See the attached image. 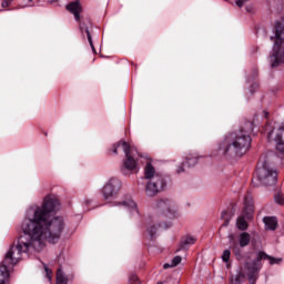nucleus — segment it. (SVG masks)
<instances>
[{
    "instance_id": "obj_1",
    "label": "nucleus",
    "mask_w": 284,
    "mask_h": 284,
    "mask_svg": "<svg viewBox=\"0 0 284 284\" xmlns=\"http://www.w3.org/2000/svg\"><path fill=\"white\" fill-rule=\"evenodd\" d=\"M57 210H59L57 195H47L41 206H38L33 213L27 214L21 224L23 234L18 237L16 245L9 248L0 264V284H8L10 266L17 265L22 254L41 252L45 247V241L55 243L61 239L65 222L63 217H53Z\"/></svg>"
},
{
    "instance_id": "obj_2",
    "label": "nucleus",
    "mask_w": 284,
    "mask_h": 284,
    "mask_svg": "<svg viewBox=\"0 0 284 284\" xmlns=\"http://www.w3.org/2000/svg\"><path fill=\"white\" fill-rule=\"evenodd\" d=\"M254 123L247 122L239 132L225 136L220 144V152L224 156H243L252 148V132Z\"/></svg>"
},
{
    "instance_id": "obj_3",
    "label": "nucleus",
    "mask_w": 284,
    "mask_h": 284,
    "mask_svg": "<svg viewBox=\"0 0 284 284\" xmlns=\"http://www.w3.org/2000/svg\"><path fill=\"white\" fill-rule=\"evenodd\" d=\"M262 261H268L271 265H276L277 263L281 262V258L272 257L267 255L265 252L260 251L255 257V261L245 262V272L246 275L248 276L250 283L255 284L256 278H258V272H261Z\"/></svg>"
},
{
    "instance_id": "obj_4",
    "label": "nucleus",
    "mask_w": 284,
    "mask_h": 284,
    "mask_svg": "<svg viewBox=\"0 0 284 284\" xmlns=\"http://www.w3.org/2000/svg\"><path fill=\"white\" fill-rule=\"evenodd\" d=\"M144 174L145 179H149L145 189L146 196H156V194L162 192V190L165 187V179H163V175L156 173L154 166H152V163L146 164Z\"/></svg>"
},
{
    "instance_id": "obj_5",
    "label": "nucleus",
    "mask_w": 284,
    "mask_h": 284,
    "mask_svg": "<svg viewBox=\"0 0 284 284\" xmlns=\"http://www.w3.org/2000/svg\"><path fill=\"white\" fill-rule=\"evenodd\" d=\"M119 148H122L125 154L124 168L130 172H134L136 170V156H139V151L136 148L131 146L128 142H118L113 144L112 152L113 154H119Z\"/></svg>"
},
{
    "instance_id": "obj_6",
    "label": "nucleus",
    "mask_w": 284,
    "mask_h": 284,
    "mask_svg": "<svg viewBox=\"0 0 284 284\" xmlns=\"http://www.w3.org/2000/svg\"><path fill=\"white\" fill-rule=\"evenodd\" d=\"M256 176L263 185H276L278 173L270 166L267 161H264L258 165L256 170Z\"/></svg>"
},
{
    "instance_id": "obj_7",
    "label": "nucleus",
    "mask_w": 284,
    "mask_h": 284,
    "mask_svg": "<svg viewBox=\"0 0 284 284\" xmlns=\"http://www.w3.org/2000/svg\"><path fill=\"white\" fill-rule=\"evenodd\" d=\"M254 214V199L252 195L247 194L244 196V215H240L236 221L237 230L245 232L247 230V220L252 219Z\"/></svg>"
},
{
    "instance_id": "obj_8",
    "label": "nucleus",
    "mask_w": 284,
    "mask_h": 284,
    "mask_svg": "<svg viewBox=\"0 0 284 284\" xmlns=\"http://www.w3.org/2000/svg\"><path fill=\"white\" fill-rule=\"evenodd\" d=\"M250 241H251L250 233L243 232L239 235V243L236 242L231 243L230 250H232L237 261H241L243 258V247H247V245H250Z\"/></svg>"
},
{
    "instance_id": "obj_9",
    "label": "nucleus",
    "mask_w": 284,
    "mask_h": 284,
    "mask_svg": "<svg viewBox=\"0 0 284 284\" xmlns=\"http://www.w3.org/2000/svg\"><path fill=\"white\" fill-rule=\"evenodd\" d=\"M121 190V181L116 178L110 179L103 187V199L104 201H111L114 199L119 191Z\"/></svg>"
},
{
    "instance_id": "obj_10",
    "label": "nucleus",
    "mask_w": 284,
    "mask_h": 284,
    "mask_svg": "<svg viewBox=\"0 0 284 284\" xmlns=\"http://www.w3.org/2000/svg\"><path fill=\"white\" fill-rule=\"evenodd\" d=\"M155 209L158 212L166 215L169 219H174L176 216V205L170 200H160L155 203Z\"/></svg>"
},
{
    "instance_id": "obj_11",
    "label": "nucleus",
    "mask_w": 284,
    "mask_h": 284,
    "mask_svg": "<svg viewBox=\"0 0 284 284\" xmlns=\"http://www.w3.org/2000/svg\"><path fill=\"white\" fill-rule=\"evenodd\" d=\"M268 141L276 143L278 156H284V129L273 130L267 135Z\"/></svg>"
},
{
    "instance_id": "obj_12",
    "label": "nucleus",
    "mask_w": 284,
    "mask_h": 284,
    "mask_svg": "<svg viewBox=\"0 0 284 284\" xmlns=\"http://www.w3.org/2000/svg\"><path fill=\"white\" fill-rule=\"evenodd\" d=\"M68 12H71L73 14L75 21H81V12H83V8H81V3L79 0L72 1L69 4H67Z\"/></svg>"
},
{
    "instance_id": "obj_13",
    "label": "nucleus",
    "mask_w": 284,
    "mask_h": 284,
    "mask_svg": "<svg viewBox=\"0 0 284 284\" xmlns=\"http://www.w3.org/2000/svg\"><path fill=\"white\" fill-rule=\"evenodd\" d=\"M199 163V158L194 155H189L186 158V162L182 163V166L178 169V174H181V172H185V169L183 168H194Z\"/></svg>"
},
{
    "instance_id": "obj_14",
    "label": "nucleus",
    "mask_w": 284,
    "mask_h": 284,
    "mask_svg": "<svg viewBox=\"0 0 284 284\" xmlns=\"http://www.w3.org/2000/svg\"><path fill=\"white\" fill-rule=\"evenodd\" d=\"M118 205H122V207H128L130 210L131 214H139V209L136 207V202L133 200H126L119 202Z\"/></svg>"
},
{
    "instance_id": "obj_15",
    "label": "nucleus",
    "mask_w": 284,
    "mask_h": 284,
    "mask_svg": "<svg viewBox=\"0 0 284 284\" xmlns=\"http://www.w3.org/2000/svg\"><path fill=\"white\" fill-rule=\"evenodd\" d=\"M263 222L266 230H271L272 232H274V230H276L278 226V221H276V217H264Z\"/></svg>"
},
{
    "instance_id": "obj_16",
    "label": "nucleus",
    "mask_w": 284,
    "mask_h": 284,
    "mask_svg": "<svg viewBox=\"0 0 284 284\" xmlns=\"http://www.w3.org/2000/svg\"><path fill=\"white\" fill-rule=\"evenodd\" d=\"M80 32H82V34L83 32H85L90 47L92 48L93 52H97V50L94 49V43L92 42V36L90 34V29H88V26H85V22L80 23Z\"/></svg>"
},
{
    "instance_id": "obj_17",
    "label": "nucleus",
    "mask_w": 284,
    "mask_h": 284,
    "mask_svg": "<svg viewBox=\"0 0 284 284\" xmlns=\"http://www.w3.org/2000/svg\"><path fill=\"white\" fill-rule=\"evenodd\" d=\"M196 243V237L192 235H186L182 241H181V247H190V245H194Z\"/></svg>"
},
{
    "instance_id": "obj_18",
    "label": "nucleus",
    "mask_w": 284,
    "mask_h": 284,
    "mask_svg": "<svg viewBox=\"0 0 284 284\" xmlns=\"http://www.w3.org/2000/svg\"><path fill=\"white\" fill-rule=\"evenodd\" d=\"M55 284H68V276H65V273L61 268L57 271V282Z\"/></svg>"
},
{
    "instance_id": "obj_19",
    "label": "nucleus",
    "mask_w": 284,
    "mask_h": 284,
    "mask_svg": "<svg viewBox=\"0 0 284 284\" xmlns=\"http://www.w3.org/2000/svg\"><path fill=\"white\" fill-rule=\"evenodd\" d=\"M181 261H183L181 256L173 257L171 263L164 264V270H169V267H176V265H180Z\"/></svg>"
},
{
    "instance_id": "obj_20",
    "label": "nucleus",
    "mask_w": 284,
    "mask_h": 284,
    "mask_svg": "<svg viewBox=\"0 0 284 284\" xmlns=\"http://www.w3.org/2000/svg\"><path fill=\"white\" fill-rule=\"evenodd\" d=\"M241 278H245V274L239 273L237 275L232 276L231 277V283L232 284H239V283H241Z\"/></svg>"
},
{
    "instance_id": "obj_21",
    "label": "nucleus",
    "mask_w": 284,
    "mask_h": 284,
    "mask_svg": "<svg viewBox=\"0 0 284 284\" xmlns=\"http://www.w3.org/2000/svg\"><path fill=\"white\" fill-rule=\"evenodd\" d=\"M230 256H232V252H230V250H225L222 254V261L224 263H229L230 262Z\"/></svg>"
},
{
    "instance_id": "obj_22",
    "label": "nucleus",
    "mask_w": 284,
    "mask_h": 284,
    "mask_svg": "<svg viewBox=\"0 0 284 284\" xmlns=\"http://www.w3.org/2000/svg\"><path fill=\"white\" fill-rule=\"evenodd\" d=\"M44 272H45V274H47V278H48L49 281H52V270H50V268L48 267V265H44Z\"/></svg>"
},
{
    "instance_id": "obj_23",
    "label": "nucleus",
    "mask_w": 284,
    "mask_h": 284,
    "mask_svg": "<svg viewBox=\"0 0 284 284\" xmlns=\"http://www.w3.org/2000/svg\"><path fill=\"white\" fill-rule=\"evenodd\" d=\"M275 203H277L278 205H284V199H283V195H275Z\"/></svg>"
},
{
    "instance_id": "obj_24",
    "label": "nucleus",
    "mask_w": 284,
    "mask_h": 284,
    "mask_svg": "<svg viewBox=\"0 0 284 284\" xmlns=\"http://www.w3.org/2000/svg\"><path fill=\"white\" fill-rule=\"evenodd\" d=\"M130 284H141V282L139 281V277L134 274H132L130 276Z\"/></svg>"
},
{
    "instance_id": "obj_25",
    "label": "nucleus",
    "mask_w": 284,
    "mask_h": 284,
    "mask_svg": "<svg viewBox=\"0 0 284 284\" xmlns=\"http://www.w3.org/2000/svg\"><path fill=\"white\" fill-rule=\"evenodd\" d=\"M148 232L151 239H154V234H156V226H151L150 229H148Z\"/></svg>"
},
{
    "instance_id": "obj_26",
    "label": "nucleus",
    "mask_w": 284,
    "mask_h": 284,
    "mask_svg": "<svg viewBox=\"0 0 284 284\" xmlns=\"http://www.w3.org/2000/svg\"><path fill=\"white\" fill-rule=\"evenodd\" d=\"M1 6L3 8H10V6H12V0H3Z\"/></svg>"
},
{
    "instance_id": "obj_27",
    "label": "nucleus",
    "mask_w": 284,
    "mask_h": 284,
    "mask_svg": "<svg viewBox=\"0 0 284 284\" xmlns=\"http://www.w3.org/2000/svg\"><path fill=\"white\" fill-rule=\"evenodd\" d=\"M245 3H247V0H236V6H239V8H243Z\"/></svg>"
},
{
    "instance_id": "obj_28",
    "label": "nucleus",
    "mask_w": 284,
    "mask_h": 284,
    "mask_svg": "<svg viewBox=\"0 0 284 284\" xmlns=\"http://www.w3.org/2000/svg\"><path fill=\"white\" fill-rule=\"evenodd\" d=\"M230 225V219H226L225 222L223 223L222 227H227Z\"/></svg>"
},
{
    "instance_id": "obj_29",
    "label": "nucleus",
    "mask_w": 284,
    "mask_h": 284,
    "mask_svg": "<svg viewBox=\"0 0 284 284\" xmlns=\"http://www.w3.org/2000/svg\"><path fill=\"white\" fill-rule=\"evenodd\" d=\"M226 214H227V211H223L222 212V219H225Z\"/></svg>"
},
{
    "instance_id": "obj_30",
    "label": "nucleus",
    "mask_w": 284,
    "mask_h": 284,
    "mask_svg": "<svg viewBox=\"0 0 284 284\" xmlns=\"http://www.w3.org/2000/svg\"><path fill=\"white\" fill-rule=\"evenodd\" d=\"M59 0H48L49 3H57Z\"/></svg>"
},
{
    "instance_id": "obj_31",
    "label": "nucleus",
    "mask_w": 284,
    "mask_h": 284,
    "mask_svg": "<svg viewBox=\"0 0 284 284\" xmlns=\"http://www.w3.org/2000/svg\"><path fill=\"white\" fill-rule=\"evenodd\" d=\"M264 114H265V116L267 118V114H268V113H267V112H264Z\"/></svg>"
},
{
    "instance_id": "obj_32",
    "label": "nucleus",
    "mask_w": 284,
    "mask_h": 284,
    "mask_svg": "<svg viewBox=\"0 0 284 284\" xmlns=\"http://www.w3.org/2000/svg\"><path fill=\"white\" fill-rule=\"evenodd\" d=\"M30 2H32L33 0H29Z\"/></svg>"
}]
</instances>
